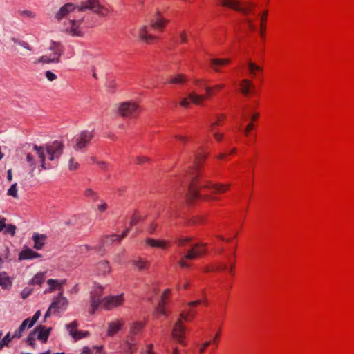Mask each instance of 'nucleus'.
I'll use <instances>...</instances> for the list:
<instances>
[{
  "instance_id": "37998d69",
  "label": "nucleus",
  "mask_w": 354,
  "mask_h": 354,
  "mask_svg": "<svg viewBox=\"0 0 354 354\" xmlns=\"http://www.w3.org/2000/svg\"><path fill=\"white\" fill-rule=\"evenodd\" d=\"M8 194L13 196L15 198H18L17 183H14L13 185H12V186L8 191Z\"/></svg>"
},
{
  "instance_id": "f3484780",
  "label": "nucleus",
  "mask_w": 354,
  "mask_h": 354,
  "mask_svg": "<svg viewBox=\"0 0 354 354\" xmlns=\"http://www.w3.org/2000/svg\"><path fill=\"white\" fill-rule=\"evenodd\" d=\"M94 137L93 131H83L75 138V149H82L86 147Z\"/></svg>"
},
{
  "instance_id": "6e6d98bb",
  "label": "nucleus",
  "mask_w": 354,
  "mask_h": 354,
  "mask_svg": "<svg viewBox=\"0 0 354 354\" xmlns=\"http://www.w3.org/2000/svg\"><path fill=\"white\" fill-rule=\"evenodd\" d=\"M46 77L49 81H53L57 79V75L50 71L46 72Z\"/></svg>"
},
{
  "instance_id": "774afa93",
  "label": "nucleus",
  "mask_w": 354,
  "mask_h": 354,
  "mask_svg": "<svg viewBox=\"0 0 354 354\" xmlns=\"http://www.w3.org/2000/svg\"><path fill=\"white\" fill-rule=\"evenodd\" d=\"M21 46H22L23 47H24L25 48L29 50H31V48L30 46L28 45V43L25 42V41H22V42H19V43Z\"/></svg>"
},
{
  "instance_id": "5701e85b",
  "label": "nucleus",
  "mask_w": 354,
  "mask_h": 354,
  "mask_svg": "<svg viewBox=\"0 0 354 354\" xmlns=\"http://www.w3.org/2000/svg\"><path fill=\"white\" fill-rule=\"evenodd\" d=\"M145 322L143 321H136L131 324L130 327L129 338L131 341H135V336L138 335L144 328Z\"/></svg>"
},
{
  "instance_id": "dca6fc26",
  "label": "nucleus",
  "mask_w": 354,
  "mask_h": 354,
  "mask_svg": "<svg viewBox=\"0 0 354 354\" xmlns=\"http://www.w3.org/2000/svg\"><path fill=\"white\" fill-rule=\"evenodd\" d=\"M241 73L252 79L257 78L262 73L263 68L256 63L249 61L248 64L241 68Z\"/></svg>"
},
{
  "instance_id": "6ab92c4d",
  "label": "nucleus",
  "mask_w": 354,
  "mask_h": 354,
  "mask_svg": "<svg viewBox=\"0 0 354 354\" xmlns=\"http://www.w3.org/2000/svg\"><path fill=\"white\" fill-rule=\"evenodd\" d=\"M78 326V322L77 320H74L71 323L66 325V328L69 333V334L73 337V338L76 341L78 339H81L82 338L86 337L89 335V333L88 331H80L77 330V328Z\"/></svg>"
},
{
  "instance_id": "ddd939ff",
  "label": "nucleus",
  "mask_w": 354,
  "mask_h": 354,
  "mask_svg": "<svg viewBox=\"0 0 354 354\" xmlns=\"http://www.w3.org/2000/svg\"><path fill=\"white\" fill-rule=\"evenodd\" d=\"M50 328H47L44 326H38L29 335L27 339V343L34 348L36 339L45 343L48 339Z\"/></svg>"
},
{
  "instance_id": "5fc2aeb1",
  "label": "nucleus",
  "mask_w": 354,
  "mask_h": 354,
  "mask_svg": "<svg viewBox=\"0 0 354 354\" xmlns=\"http://www.w3.org/2000/svg\"><path fill=\"white\" fill-rule=\"evenodd\" d=\"M213 137L217 142H221L224 138V134L218 131H215L213 133Z\"/></svg>"
},
{
  "instance_id": "aec40b11",
  "label": "nucleus",
  "mask_w": 354,
  "mask_h": 354,
  "mask_svg": "<svg viewBox=\"0 0 354 354\" xmlns=\"http://www.w3.org/2000/svg\"><path fill=\"white\" fill-rule=\"evenodd\" d=\"M171 295V290L170 289H166L161 297V300L160 301L156 310V314L157 316L160 315H167V309L165 307V305L167 302V300L169 299V297Z\"/></svg>"
},
{
  "instance_id": "412c9836",
  "label": "nucleus",
  "mask_w": 354,
  "mask_h": 354,
  "mask_svg": "<svg viewBox=\"0 0 354 354\" xmlns=\"http://www.w3.org/2000/svg\"><path fill=\"white\" fill-rule=\"evenodd\" d=\"M146 244L151 248L167 250L171 246V242L165 239H155L153 238H147L145 240Z\"/></svg>"
},
{
  "instance_id": "864d4df0",
  "label": "nucleus",
  "mask_w": 354,
  "mask_h": 354,
  "mask_svg": "<svg viewBox=\"0 0 354 354\" xmlns=\"http://www.w3.org/2000/svg\"><path fill=\"white\" fill-rule=\"evenodd\" d=\"M79 167V164L76 162H75V160L73 158H71L70 159L69 162V169L70 170H76Z\"/></svg>"
},
{
  "instance_id": "c9c22d12",
  "label": "nucleus",
  "mask_w": 354,
  "mask_h": 354,
  "mask_svg": "<svg viewBox=\"0 0 354 354\" xmlns=\"http://www.w3.org/2000/svg\"><path fill=\"white\" fill-rule=\"evenodd\" d=\"M132 263L138 268L139 270L147 269L149 267V263L141 258L134 259Z\"/></svg>"
},
{
  "instance_id": "b1692460",
  "label": "nucleus",
  "mask_w": 354,
  "mask_h": 354,
  "mask_svg": "<svg viewBox=\"0 0 354 354\" xmlns=\"http://www.w3.org/2000/svg\"><path fill=\"white\" fill-rule=\"evenodd\" d=\"M268 16V10H264L261 15L259 18V35L262 40H265L266 37V27L267 20Z\"/></svg>"
},
{
  "instance_id": "f257e3e1",
  "label": "nucleus",
  "mask_w": 354,
  "mask_h": 354,
  "mask_svg": "<svg viewBox=\"0 0 354 354\" xmlns=\"http://www.w3.org/2000/svg\"><path fill=\"white\" fill-rule=\"evenodd\" d=\"M208 156L204 147H201L195 155V160L187 171V179H190L187 198L194 203L198 200L210 201L214 199L211 194H222L230 190L231 184L213 183L204 178L202 167Z\"/></svg>"
},
{
  "instance_id": "58836bf2",
  "label": "nucleus",
  "mask_w": 354,
  "mask_h": 354,
  "mask_svg": "<svg viewBox=\"0 0 354 354\" xmlns=\"http://www.w3.org/2000/svg\"><path fill=\"white\" fill-rule=\"evenodd\" d=\"M15 225L6 223V227L3 228V232L4 234H10L13 236L15 234Z\"/></svg>"
},
{
  "instance_id": "393cba45",
  "label": "nucleus",
  "mask_w": 354,
  "mask_h": 354,
  "mask_svg": "<svg viewBox=\"0 0 354 354\" xmlns=\"http://www.w3.org/2000/svg\"><path fill=\"white\" fill-rule=\"evenodd\" d=\"M240 91L244 95L252 94L255 91V87L253 82L248 79H243L239 84Z\"/></svg>"
},
{
  "instance_id": "a211bd4d",
  "label": "nucleus",
  "mask_w": 354,
  "mask_h": 354,
  "mask_svg": "<svg viewBox=\"0 0 354 354\" xmlns=\"http://www.w3.org/2000/svg\"><path fill=\"white\" fill-rule=\"evenodd\" d=\"M80 20L70 19L67 22L64 23V29L66 32L72 36H82V32L80 27Z\"/></svg>"
},
{
  "instance_id": "6e6552de",
  "label": "nucleus",
  "mask_w": 354,
  "mask_h": 354,
  "mask_svg": "<svg viewBox=\"0 0 354 354\" xmlns=\"http://www.w3.org/2000/svg\"><path fill=\"white\" fill-rule=\"evenodd\" d=\"M207 252V244L199 243L194 244L192 248L180 259L178 265L182 268H187L190 267L188 261H193L200 258Z\"/></svg>"
},
{
  "instance_id": "13d9d810",
  "label": "nucleus",
  "mask_w": 354,
  "mask_h": 354,
  "mask_svg": "<svg viewBox=\"0 0 354 354\" xmlns=\"http://www.w3.org/2000/svg\"><path fill=\"white\" fill-rule=\"evenodd\" d=\"M140 220V216L138 214H134L131 219V225H136Z\"/></svg>"
},
{
  "instance_id": "49530a36",
  "label": "nucleus",
  "mask_w": 354,
  "mask_h": 354,
  "mask_svg": "<svg viewBox=\"0 0 354 354\" xmlns=\"http://www.w3.org/2000/svg\"><path fill=\"white\" fill-rule=\"evenodd\" d=\"M142 354H157L153 350V346L151 344H149L146 346L145 350L141 353Z\"/></svg>"
},
{
  "instance_id": "f704fd0d",
  "label": "nucleus",
  "mask_w": 354,
  "mask_h": 354,
  "mask_svg": "<svg viewBox=\"0 0 354 354\" xmlns=\"http://www.w3.org/2000/svg\"><path fill=\"white\" fill-rule=\"evenodd\" d=\"M30 318H28L23 321L19 328L14 333V337H17V339H19L26 328V327H29Z\"/></svg>"
},
{
  "instance_id": "052dcab7",
  "label": "nucleus",
  "mask_w": 354,
  "mask_h": 354,
  "mask_svg": "<svg viewBox=\"0 0 354 354\" xmlns=\"http://www.w3.org/2000/svg\"><path fill=\"white\" fill-rule=\"evenodd\" d=\"M187 34L185 32H182L180 35V41L182 44L187 42Z\"/></svg>"
},
{
  "instance_id": "69168bd1",
  "label": "nucleus",
  "mask_w": 354,
  "mask_h": 354,
  "mask_svg": "<svg viewBox=\"0 0 354 354\" xmlns=\"http://www.w3.org/2000/svg\"><path fill=\"white\" fill-rule=\"evenodd\" d=\"M217 127H218V125L215 122H212L209 125V131L212 132V133L216 131V129Z\"/></svg>"
},
{
  "instance_id": "680f3d73",
  "label": "nucleus",
  "mask_w": 354,
  "mask_h": 354,
  "mask_svg": "<svg viewBox=\"0 0 354 354\" xmlns=\"http://www.w3.org/2000/svg\"><path fill=\"white\" fill-rule=\"evenodd\" d=\"M6 219L0 216V232L3 230V228L6 227Z\"/></svg>"
},
{
  "instance_id": "1a4fd4ad",
  "label": "nucleus",
  "mask_w": 354,
  "mask_h": 354,
  "mask_svg": "<svg viewBox=\"0 0 354 354\" xmlns=\"http://www.w3.org/2000/svg\"><path fill=\"white\" fill-rule=\"evenodd\" d=\"M49 50L52 52L51 53L40 57L35 62V63L37 64L41 62L44 64H50L59 62L60 57L63 53V46L62 44L59 42L52 41L49 46Z\"/></svg>"
},
{
  "instance_id": "3c124183",
  "label": "nucleus",
  "mask_w": 354,
  "mask_h": 354,
  "mask_svg": "<svg viewBox=\"0 0 354 354\" xmlns=\"http://www.w3.org/2000/svg\"><path fill=\"white\" fill-rule=\"evenodd\" d=\"M149 161V158L148 157L144 156H138L136 158V163L139 164V165L148 162Z\"/></svg>"
},
{
  "instance_id": "7c9ffc66",
  "label": "nucleus",
  "mask_w": 354,
  "mask_h": 354,
  "mask_svg": "<svg viewBox=\"0 0 354 354\" xmlns=\"http://www.w3.org/2000/svg\"><path fill=\"white\" fill-rule=\"evenodd\" d=\"M129 229H127L125 230L121 236H119V235H117V234H111V235H109V236H106V237L104 238L103 239V241L105 244H111L112 243L115 242V241H120L121 239H122L123 238L126 237L129 233Z\"/></svg>"
},
{
  "instance_id": "f03ea898",
  "label": "nucleus",
  "mask_w": 354,
  "mask_h": 354,
  "mask_svg": "<svg viewBox=\"0 0 354 354\" xmlns=\"http://www.w3.org/2000/svg\"><path fill=\"white\" fill-rule=\"evenodd\" d=\"M62 150L63 145L58 141H55L51 145H47L46 149L44 147H38L35 145L32 151L27 153L26 158V160L30 168V176L32 177L34 176V171L36 165V158L41 163V169H39V171L41 170L48 169L51 168V167L45 162V151H46L48 154V158L50 160H53L54 159L59 158L62 153Z\"/></svg>"
},
{
  "instance_id": "e2e57ef3",
  "label": "nucleus",
  "mask_w": 354,
  "mask_h": 354,
  "mask_svg": "<svg viewBox=\"0 0 354 354\" xmlns=\"http://www.w3.org/2000/svg\"><path fill=\"white\" fill-rule=\"evenodd\" d=\"M168 354H184L177 346L173 348L171 351H168Z\"/></svg>"
},
{
  "instance_id": "4d7b16f0",
  "label": "nucleus",
  "mask_w": 354,
  "mask_h": 354,
  "mask_svg": "<svg viewBox=\"0 0 354 354\" xmlns=\"http://www.w3.org/2000/svg\"><path fill=\"white\" fill-rule=\"evenodd\" d=\"M157 226L158 225L155 222L151 223L147 229L148 232L151 234H153L155 232Z\"/></svg>"
},
{
  "instance_id": "423d86ee",
  "label": "nucleus",
  "mask_w": 354,
  "mask_h": 354,
  "mask_svg": "<svg viewBox=\"0 0 354 354\" xmlns=\"http://www.w3.org/2000/svg\"><path fill=\"white\" fill-rule=\"evenodd\" d=\"M194 84L196 86H205V95H200L195 91H192L188 94L187 97L182 98L180 100L179 104L180 106L188 109L191 103L198 106H203L205 100L221 91L225 87L224 84L207 86H206L205 82L202 80H196Z\"/></svg>"
},
{
  "instance_id": "a19ab883",
  "label": "nucleus",
  "mask_w": 354,
  "mask_h": 354,
  "mask_svg": "<svg viewBox=\"0 0 354 354\" xmlns=\"http://www.w3.org/2000/svg\"><path fill=\"white\" fill-rule=\"evenodd\" d=\"M84 195L93 201H95L97 199V194L91 189H86L84 191Z\"/></svg>"
},
{
  "instance_id": "a878e982",
  "label": "nucleus",
  "mask_w": 354,
  "mask_h": 354,
  "mask_svg": "<svg viewBox=\"0 0 354 354\" xmlns=\"http://www.w3.org/2000/svg\"><path fill=\"white\" fill-rule=\"evenodd\" d=\"M221 334V331L220 329L216 332L212 340H209L204 342L199 348L200 354H203L205 351V350L210 346H213L214 348H216L219 343Z\"/></svg>"
},
{
  "instance_id": "0eeeda50",
  "label": "nucleus",
  "mask_w": 354,
  "mask_h": 354,
  "mask_svg": "<svg viewBox=\"0 0 354 354\" xmlns=\"http://www.w3.org/2000/svg\"><path fill=\"white\" fill-rule=\"evenodd\" d=\"M168 21L165 19L160 13L156 16V19L151 21L148 29L146 26H142L139 30L140 38L147 44H153L158 40V37L149 32L151 30L161 32L167 25Z\"/></svg>"
},
{
  "instance_id": "e433bc0d",
  "label": "nucleus",
  "mask_w": 354,
  "mask_h": 354,
  "mask_svg": "<svg viewBox=\"0 0 354 354\" xmlns=\"http://www.w3.org/2000/svg\"><path fill=\"white\" fill-rule=\"evenodd\" d=\"M46 279V272H39L31 280L32 285H41Z\"/></svg>"
},
{
  "instance_id": "4468645a",
  "label": "nucleus",
  "mask_w": 354,
  "mask_h": 354,
  "mask_svg": "<svg viewBox=\"0 0 354 354\" xmlns=\"http://www.w3.org/2000/svg\"><path fill=\"white\" fill-rule=\"evenodd\" d=\"M248 118H250V122L243 131V135L245 137H249L250 131L254 129V122L259 118V113L257 112H252L250 107H246L244 109L241 114V119L244 122L248 119Z\"/></svg>"
},
{
  "instance_id": "0e129e2a",
  "label": "nucleus",
  "mask_w": 354,
  "mask_h": 354,
  "mask_svg": "<svg viewBox=\"0 0 354 354\" xmlns=\"http://www.w3.org/2000/svg\"><path fill=\"white\" fill-rule=\"evenodd\" d=\"M228 154L227 153H221L218 154L216 158L218 160H225Z\"/></svg>"
},
{
  "instance_id": "7ed1b4c3",
  "label": "nucleus",
  "mask_w": 354,
  "mask_h": 354,
  "mask_svg": "<svg viewBox=\"0 0 354 354\" xmlns=\"http://www.w3.org/2000/svg\"><path fill=\"white\" fill-rule=\"evenodd\" d=\"M76 1V5L73 3H67L63 6L56 13L55 18L60 21L71 15H73L72 17L75 18V16L73 13L83 12L86 10H91L100 16H106L110 12L109 7L102 5L99 0Z\"/></svg>"
},
{
  "instance_id": "39448f33",
  "label": "nucleus",
  "mask_w": 354,
  "mask_h": 354,
  "mask_svg": "<svg viewBox=\"0 0 354 354\" xmlns=\"http://www.w3.org/2000/svg\"><path fill=\"white\" fill-rule=\"evenodd\" d=\"M201 304L207 306L206 299H198L191 301L187 304L185 309L180 313V318L174 325L172 331L173 337L180 344L184 346L183 339L185 333V327L183 322H191L196 315V308Z\"/></svg>"
},
{
  "instance_id": "9d476101",
  "label": "nucleus",
  "mask_w": 354,
  "mask_h": 354,
  "mask_svg": "<svg viewBox=\"0 0 354 354\" xmlns=\"http://www.w3.org/2000/svg\"><path fill=\"white\" fill-rule=\"evenodd\" d=\"M118 111L123 118L136 119L139 117L142 108L136 102H124L119 104Z\"/></svg>"
},
{
  "instance_id": "603ef678",
  "label": "nucleus",
  "mask_w": 354,
  "mask_h": 354,
  "mask_svg": "<svg viewBox=\"0 0 354 354\" xmlns=\"http://www.w3.org/2000/svg\"><path fill=\"white\" fill-rule=\"evenodd\" d=\"M174 138L176 140H178L179 142L183 144L187 143L189 140V138L183 135H176Z\"/></svg>"
},
{
  "instance_id": "f8f14e48",
  "label": "nucleus",
  "mask_w": 354,
  "mask_h": 354,
  "mask_svg": "<svg viewBox=\"0 0 354 354\" xmlns=\"http://www.w3.org/2000/svg\"><path fill=\"white\" fill-rule=\"evenodd\" d=\"M68 304V299L63 296V291L59 292L58 295L54 298L52 304L49 306L47 312L44 315V319H46L52 313L57 314L61 310H64Z\"/></svg>"
},
{
  "instance_id": "bf43d9fd",
  "label": "nucleus",
  "mask_w": 354,
  "mask_h": 354,
  "mask_svg": "<svg viewBox=\"0 0 354 354\" xmlns=\"http://www.w3.org/2000/svg\"><path fill=\"white\" fill-rule=\"evenodd\" d=\"M225 115H219L216 119V120L215 121V122L218 125V126H221L222 125L223 122L225 121Z\"/></svg>"
},
{
  "instance_id": "cd10ccee",
  "label": "nucleus",
  "mask_w": 354,
  "mask_h": 354,
  "mask_svg": "<svg viewBox=\"0 0 354 354\" xmlns=\"http://www.w3.org/2000/svg\"><path fill=\"white\" fill-rule=\"evenodd\" d=\"M124 323V322L122 319H116L109 322L108 325L107 335L111 337L115 335L119 330H121Z\"/></svg>"
},
{
  "instance_id": "338daca9",
  "label": "nucleus",
  "mask_w": 354,
  "mask_h": 354,
  "mask_svg": "<svg viewBox=\"0 0 354 354\" xmlns=\"http://www.w3.org/2000/svg\"><path fill=\"white\" fill-rule=\"evenodd\" d=\"M82 354H93V352L89 347L85 346L82 349Z\"/></svg>"
},
{
  "instance_id": "2f4dec72",
  "label": "nucleus",
  "mask_w": 354,
  "mask_h": 354,
  "mask_svg": "<svg viewBox=\"0 0 354 354\" xmlns=\"http://www.w3.org/2000/svg\"><path fill=\"white\" fill-rule=\"evenodd\" d=\"M137 349L136 340L131 341L128 338L124 346V353L120 352V354H133L136 352Z\"/></svg>"
},
{
  "instance_id": "ea45409f",
  "label": "nucleus",
  "mask_w": 354,
  "mask_h": 354,
  "mask_svg": "<svg viewBox=\"0 0 354 354\" xmlns=\"http://www.w3.org/2000/svg\"><path fill=\"white\" fill-rule=\"evenodd\" d=\"M191 241V237H182L177 239L175 242L178 246L183 247L187 245Z\"/></svg>"
},
{
  "instance_id": "a18cd8bd",
  "label": "nucleus",
  "mask_w": 354,
  "mask_h": 354,
  "mask_svg": "<svg viewBox=\"0 0 354 354\" xmlns=\"http://www.w3.org/2000/svg\"><path fill=\"white\" fill-rule=\"evenodd\" d=\"M238 235V232L236 231H234L233 232V236L232 237H230V238H225L223 236H217L216 237V240H218V241H225V242H230L231 241V240L234 238H236Z\"/></svg>"
},
{
  "instance_id": "8fccbe9b",
  "label": "nucleus",
  "mask_w": 354,
  "mask_h": 354,
  "mask_svg": "<svg viewBox=\"0 0 354 354\" xmlns=\"http://www.w3.org/2000/svg\"><path fill=\"white\" fill-rule=\"evenodd\" d=\"M97 209L100 212H104L108 209V204L102 201L101 203L97 205Z\"/></svg>"
},
{
  "instance_id": "79ce46f5",
  "label": "nucleus",
  "mask_w": 354,
  "mask_h": 354,
  "mask_svg": "<svg viewBox=\"0 0 354 354\" xmlns=\"http://www.w3.org/2000/svg\"><path fill=\"white\" fill-rule=\"evenodd\" d=\"M10 279L6 276L5 273H0V285L3 288H6L10 284Z\"/></svg>"
},
{
  "instance_id": "4be33fe9",
  "label": "nucleus",
  "mask_w": 354,
  "mask_h": 354,
  "mask_svg": "<svg viewBox=\"0 0 354 354\" xmlns=\"http://www.w3.org/2000/svg\"><path fill=\"white\" fill-rule=\"evenodd\" d=\"M231 63L230 59L227 58H213L209 61L210 67L216 72H221L222 69Z\"/></svg>"
},
{
  "instance_id": "09e8293b",
  "label": "nucleus",
  "mask_w": 354,
  "mask_h": 354,
  "mask_svg": "<svg viewBox=\"0 0 354 354\" xmlns=\"http://www.w3.org/2000/svg\"><path fill=\"white\" fill-rule=\"evenodd\" d=\"M40 315H41V311L37 310L35 313L34 316L31 319L30 318L29 327H31L35 324V323L37 321V319H39Z\"/></svg>"
},
{
  "instance_id": "4c0bfd02",
  "label": "nucleus",
  "mask_w": 354,
  "mask_h": 354,
  "mask_svg": "<svg viewBox=\"0 0 354 354\" xmlns=\"http://www.w3.org/2000/svg\"><path fill=\"white\" fill-rule=\"evenodd\" d=\"M187 81L185 76L181 74H178L175 75L174 77H171L169 80V84H182Z\"/></svg>"
},
{
  "instance_id": "bb28decb",
  "label": "nucleus",
  "mask_w": 354,
  "mask_h": 354,
  "mask_svg": "<svg viewBox=\"0 0 354 354\" xmlns=\"http://www.w3.org/2000/svg\"><path fill=\"white\" fill-rule=\"evenodd\" d=\"M48 236L46 234L34 233L32 235V241L34 242V248L36 250H41L46 243Z\"/></svg>"
},
{
  "instance_id": "473e14b6",
  "label": "nucleus",
  "mask_w": 354,
  "mask_h": 354,
  "mask_svg": "<svg viewBox=\"0 0 354 354\" xmlns=\"http://www.w3.org/2000/svg\"><path fill=\"white\" fill-rule=\"evenodd\" d=\"M97 270L100 274L105 275L111 272V267L106 261H102L97 265Z\"/></svg>"
},
{
  "instance_id": "2eb2a0df",
  "label": "nucleus",
  "mask_w": 354,
  "mask_h": 354,
  "mask_svg": "<svg viewBox=\"0 0 354 354\" xmlns=\"http://www.w3.org/2000/svg\"><path fill=\"white\" fill-rule=\"evenodd\" d=\"M220 3L223 6L242 12L245 15L249 14L253 10V6L249 3H243L241 0H220Z\"/></svg>"
},
{
  "instance_id": "20e7f679",
  "label": "nucleus",
  "mask_w": 354,
  "mask_h": 354,
  "mask_svg": "<svg viewBox=\"0 0 354 354\" xmlns=\"http://www.w3.org/2000/svg\"><path fill=\"white\" fill-rule=\"evenodd\" d=\"M104 293V288L102 286H97L91 292L89 313L93 315L100 308L105 310H111L113 308L120 306L124 301L123 294L116 296H108L102 298Z\"/></svg>"
},
{
  "instance_id": "c756f323",
  "label": "nucleus",
  "mask_w": 354,
  "mask_h": 354,
  "mask_svg": "<svg viewBox=\"0 0 354 354\" xmlns=\"http://www.w3.org/2000/svg\"><path fill=\"white\" fill-rule=\"evenodd\" d=\"M41 257V255L40 254L29 248L23 249L19 254V259L21 260L33 259Z\"/></svg>"
},
{
  "instance_id": "9b49d317",
  "label": "nucleus",
  "mask_w": 354,
  "mask_h": 354,
  "mask_svg": "<svg viewBox=\"0 0 354 354\" xmlns=\"http://www.w3.org/2000/svg\"><path fill=\"white\" fill-rule=\"evenodd\" d=\"M236 250V245L235 246L232 254L231 255H229L227 257V259L230 263L229 267L224 263H218L212 264L211 266H206L204 268V272H216V271H225V270H227L229 274L232 276H234L235 274Z\"/></svg>"
},
{
  "instance_id": "c03bdc74",
  "label": "nucleus",
  "mask_w": 354,
  "mask_h": 354,
  "mask_svg": "<svg viewBox=\"0 0 354 354\" xmlns=\"http://www.w3.org/2000/svg\"><path fill=\"white\" fill-rule=\"evenodd\" d=\"M245 26L250 31H255L257 30V26L252 19L248 18L245 22Z\"/></svg>"
},
{
  "instance_id": "c85d7f7f",
  "label": "nucleus",
  "mask_w": 354,
  "mask_h": 354,
  "mask_svg": "<svg viewBox=\"0 0 354 354\" xmlns=\"http://www.w3.org/2000/svg\"><path fill=\"white\" fill-rule=\"evenodd\" d=\"M66 283V279L62 280H56V279H48L47 281V283L49 286L48 290L46 291L48 292H52L55 290H58L60 292L63 291V286Z\"/></svg>"
},
{
  "instance_id": "de8ad7c7",
  "label": "nucleus",
  "mask_w": 354,
  "mask_h": 354,
  "mask_svg": "<svg viewBox=\"0 0 354 354\" xmlns=\"http://www.w3.org/2000/svg\"><path fill=\"white\" fill-rule=\"evenodd\" d=\"M19 15L22 17L34 18L35 14L30 10H23L19 12Z\"/></svg>"
},
{
  "instance_id": "72a5a7b5",
  "label": "nucleus",
  "mask_w": 354,
  "mask_h": 354,
  "mask_svg": "<svg viewBox=\"0 0 354 354\" xmlns=\"http://www.w3.org/2000/svg\"><path fill=\"white\" fill-rule=\"evenodd\" d=\"M165 216L168 222H172L175 221L180 216V213L178 208L171 206Z\"/></svg>"
}]
</instances>
